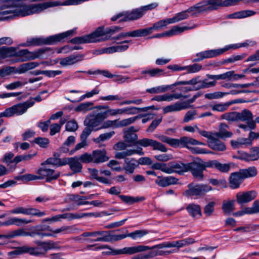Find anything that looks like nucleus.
<instances>
[{"label":"nucleus","mask_w":259,"mask_h":259,"mask_svg":"<svg viewBox=\"0 0 259 259\" xmlns=\"http://www.w3.org/2000/svg\"><path fill=\"white\" fill-rule=\"evenodd\" d=\"M186 210L193 218H200L202 217L201 208L198 204L190 203L187 206Z\"/></svg>","instance_id":"nucleus-31"},{"label":"nucleus","mask_w":259,"mask_h":259,"mask_svg":"<svg viewBox=\"0 0 259 259\" xmlns=\"http://www.w3.org/2000/svg\"><path fill=\"white\" fill-rule=\"evenodd\" d=\"M208 168H215L222 172H228L231 168L230 164H222L217 160H208Z\"/></svg>","instance_id":"nucleus-28"},{"label":"nucleus","mask_w":259,"mask_h":259,"mask_svg":"<svg viewBox=\"0 0 259 259\" xmlns=\"http://www.w3.org/2000/svg\"><path fill=\"white\" fill-rule=\"evenodd\" d=\"M215 202L210 201L204 207V213L207 217H210L214 211Z\"/></svg>","instance_id":"nucleus-61"},{"label":"nucleus","mask_w":259,"mask_h":259,"mask_svg":"<svg viewBox=\"0 0 259 259\" xmlns=\"http://www.w3.org/2000/svg\"><path fill=\"white\" fill-rule=\"evenodd\" d=\"M14 5L16 6V17H25L42 12L40 4H26L18 3Z\"/></svg>","instance_id":"nucleus-5"},{"label":"nucleus","mask_w":259,"mask_h":259,"mask_svg":"<svg viewBox=\"0 0 259 259\" xmlns=\"http://www.w3.org/2000/svg\"><path fill=\"white\" fill-rule=\"evenodd\" d=\"M179 180L174 176H157L155 183L159 187H166L171 185L177 184Z\"/></svg>","instance_id":"nucleus-23"},{"label":"nucleus","mask_w":259,"mask_h":259,"mask_svg":"<svg viewBox=\"0 0 259 259\" xmlns=\"http://www.w3.org/2000/svg\"><path fill=\"white\" fill-rule=\"evenodd\" d=\"M104 119L105 118L101 112L88 116L84 121V124L92 127L94 131H97L101 130V124Z\"/></svg>","instance_id":"nucleus-11"},{"label":"nucleus","mask_w":259,"mask_h":259,"mask_svg":"<svg viewBox=\"0 0 259 259\" xmlns=\"http://www.w3.org/2000/svg\"><path fill=\"white\" fill-rule=\"evenodd\" d=\"M156 137L161 142L167 143L172 147H176L177 145V139L171 138L163 135L157 136Z\"/></svg>","instance_id":"nucleus-53"},{"label":"nucleus","mask_w":259,"mask_h":259,"mask_svg":"<svg viewBox=\"0 0 259 259\" xmlns=\"http://www.w3.org/2000/svg\"><path fill=\"white\" fill-rule=\"evenodd\" d=\"M122 27L117 26H112L109 27L104 28L105 35H108V36H111L114 34L119 32L121 29ZM112 39V37H110V39Z\"/></svg>","instance_id":"nucleus-58"},{"label":"nucleus","mask_w":259,"mask_h":259,"mask_svg":"<svg viewBox=\"0 0 259 259\" xmlns=\"http://www.w3.org/2000/svg\"><path fill=\"white\" fill-rule=\"evenodd\" d=\"M188 171H191L192 176L199 180L203 179V171L208 168V161H204L200 158H196L193 161L188 163Z\"/></svg>","instance_id":"nucleus-6"},{"label":"nucleus","mask_w":259,"mask_h":259,"mask_svg":"<svg viewBox=\"0 0 259 259\" xmlns=\"http://www.w3.org/2000/svg\"><path fill=\"white\" fill-rule=\"evenodd\" d=\"M37 171V174L38 176L39 180H42L46 178V181L51 182L52 180L57 179L60 173L59 171H55L54 169L48 167L46 165H41Z\"/></svg>","instance_id":"nucleus-10"},{"label":"nucleus","mask_w":259,"mask_h":259,"mask_svg":"<svg viewBox=\"0 0 259 259\" xmlns=\"http://www.w3.org/2000/svg\"><path fill=\"white\" fill-rule=\"evenodd\" d=\"M220 55H221V52L220 49L201 52L196 54L197 58L194 59L193 62H199L203 59L215 57Z\"/></svg>","instance_id":"nucleus-19"},{"label":"nucleus","mask_w":259,"mask_h":259,"mask_svg":"<svg viewBox=\"0 0 259 259\" xmlns=\"http://www.w3.org/2000/svg\"><path fill=\"white\" fill-rule=\"evenodd\" d=\"M253 117L252 113L248 110L245 109L241 112H238V121H246L251 129H254L256 127Z\"/></svg>","instance_id":"nucleus-24"},{"label":"nucleus","mask_w":259,"mask_h":259,"mask_svg":"<svg viewBox=\"0 0 259 259\" xmlns=\"http://www.w3.org/2000/svg\"><path fill=\"white\" fill-rule=\"evenodd\" d=\"M125 166L123 169L128 174H133L138 166V162L134 158H125L124 159Z\"/></svg>","instance_id":"nucleus-35"},{"label":"nucleus","mask_w":259,"mask_h":259,"mask_svg":"<svg viewBox=\"0 0 259 259\" xmlns=\"http://www.w3.org/2000/svg\"><path fill=\"white\" fill-rule=\"evenodd\" d=\"M231 144L234 148H238L242 147L243 146H250L251 143L250 139L245 138H240L236 141H231Z\"/></svg>","instance_id":"nucleus-43"},{"label":"nucleus","mask_w":259,"mask_h":259,"mask_svg":"<svg viewBox=\"0 0 259 259\" xmlns=\"http://www.w3.org/2000/svg\"><path fill=\"white\" fill-rule=\"evenodd\" d=\"M105 119L110 116H115L117 115H122L121 108L119 109H112L109 106V108L107 110H105L104 112H101Z\"/></svg>","instance_id":"nucleus-54"},{"label":"nucleus","mask_w":259,"mask_h":259,"mask_svg":"<svg viewBox=\"0 0 259 259\" xmlns=\"http://www.w3.org/2000/svg\"><path fill=\"white\" fill-rule=\"evenodd\" d=\"M99 99L104 101H120L123 99V97L118 94L109 95L106 96H101Z\"/></svg>","instance_id":"nucleus-60"},{"label":"nucleus","mask_w":259,"mask_h":259,"mask_svg":"<svg viewBox=\"0 0 259 259\" xmlns=\"http://www.w3.org/2000/svg\"><path fill=\"white\" fill-rule=\"evenodd\" d=\"M169 24H171L169 18L158 21L154 23L152 26L148 27L149 32L151 34L154 30H158L162 29Z\"/></svg>","instance_id":"nucleus-41"},{"label":"nucleus","mask_w":259,"mask_h":259,"mask_svg":"<svg viewBox=\"0 0 259 259\" xmlns=\"http://www.w3.org/2000/svg\"><path fill=\"white\" fill-rule=\"evenodd\" d=\"M239 171L243 179L254 177L257 174L256 169L254 166L249 167L248 168L242 169H240Z\"/></svg>","instance_id":"nucleus-46"},{"label":"nucleus","mask_w":259,"mask_h":259,"mask_svg":"<svg viewBox=\"0 0 259 259\" xmlns=\"http://www.w3.org/2000/svg\"><path fill=\"white\" fill-rule=\"evenodd\" d=\"M119 197L121 199V200L125 202V203L128 204H132L135 202L142 201L145 200V198L144 197H134L130 196H127V195H119Z\"/></svg>","instance_id":"nucleus-49"},{"label":"nucleus","mask_w":259,"mask_h":259,"mask_svg":"<svg viewBox=\"0 0 259 259\" xmlns=\"http://www.w3.org/2000/svg\"><path fill=\"white\" fill-rule=\"evenodd\" d=\"M74 229L71 226H63L59 228L54 229V231H49V232H36L34 233L40 237H56L58 234H69L73 233Z\"/></svg>","instance_id":"nucleus-15"},{"label":"nucleus","mask_w":259,"mask_h":259,"mask_svg":"<svg viewBox=\"0 0 259 259\" xmlns=\"http://www.w3.org/2000/svg\"><path fill=\"white\" fill-rule=\"evenodd\" d=\"M188 163H184L182 162H169L168 163V168L170 169V172L168 174H171L174 172L179 175H183L185 172H188Z\"/></svg>","instance_id":"nucleus-21"},{"label":"nucleus","mask_w":259,"mask_h":259,"mask_svg":"<svg viewBox=\"0 0 259 259\" xmlns=\"http://www.w3.org/2000/svg\"><path fill=\"white\" fill-rule=\"evenodd\" d=\"M94 103L92 102H84L80 104L74 108V111L77 112L85 113L93 109Z\"/></svg>","instance_id":"nucleus-47"},{"label":"nucleus","mask_w":259,"mask_h":259,"mask_svg":"<svg viewBox=\"0 0 259 259\" xmlns=\"http://www.w3.org/2000/svg\"><path fill=\"white\" fill-rule=\"evenodd\" d=\"M49 50L50 48L40 49L36 52H32L29 51L28 49L19 50L17 48L15 57L17 58L18 62H25L39 58L41 54Z\"/></svg>","instance_id":"nucleus-8"},{"label":"nucleus","mask_w":259,"mask_h":259,"mask_svg":"<svg viewBox=\"0 0 259 259\" xmlns=\"http://www.w3.org/2000/svg\"><path fill=\"white\" fill-rule=\"evenodd\" d=\"M191 11H188V9L184 11L177 14L174 17L169 18L171 24L179 22L180 21L185 20L188 17V13Z\"/></svg>","instance_id":"nucleus-51"},{"label":"nucleus","mask_w":259,"mask_h":259,"mask_svg":"<svg viewBox=\"0 0 259 259\" xmlns=\"http://www.w3.org/2000/svg\"><path fill=\"white\" fill-rule=\"evenodd\" d=\"M189 108L186 102H177L173 104L165 106L162 108L164 114L169 112H177Z\"/></svg>","instance_id":"nucleus-22"},{"label":"nucleus","mask_w":259,"mask_h":259,"mask_svg":"<svg viewBox=\"0 0 259 259\" xmlns=\"http://www.w3.org/2000/svg\"><path fill=\"white\" fill-rule=\"evenodd\" d=\"M33 142L38 145L40 147L45 148L48 147L50 141L48 138L37 137L34 139Z\"/></svg>","instance_id":"nucleus-64"},{"label":"nucleus","mask_w":259,"mask_h":259,"mask_svg":"<svg viewBox=\"0 0 259 259\" xmlns=\"http://www.w3.org/2000/svg\"><path fill=\"white\" fill-rule=\"evenodd\" d=\"M246 55L244 53H242L238 55L232 56L230 57L225 59L223 62V64L234 63L238 61L242 60L246 57Z\"/></svg>","instance_id":"nucleus-63"},{"label":"nucleus","mask_w":259,"mask_h":259,"mask_svg":"<svg viewBox=\"0 0 259 259\" xmlns=\"http://www.w3.org/2000/svg\"><path fill=\"white\" fill-rule=\"evenodd\" d=\"M35 102L33 100L19 103L6 109L1 113L0 117H11L14 115H21L25 113L27 109L33 106Z\"/></svg>","instance_id":"nucleus-4"},{"label":"nucleus","mask_w":259,"mask_h":259,"mask_svg":"<svg viewBox=\"0 0 259 259\" xmlns=\"http://www.w3.org/2000/svg\"><path fill=\"white\" fill-rule=\"evenodd\" d=\"M168 167V163L166 164L165 163H159L156 162L153 164H152L151 168L153 169L160 170L166 174H168L171 171Z\"/></svg>","instance_id":"nucleus-56"},{"label":"nucleus","mask_w":259,"mask_h":259,"mask_svg":"<svg viewBox=\"0 0 259 259\" xmlns=\"http://www.w3.org/2000/svg\"><path fill=\"white\" fill-rule=\"evenodd\" d=\"M170 89V85H159L150 89H147L146 91L150 94H159L165 92Z\"/></svg>","instance_id":"nucleus-52"},{"label":"nucleus","mask_w":259,"mask_h":259,"mask_svg":"<svg viewBox=\"0 0 259 259\" xmlns=\"http://www.w3.org/2000/svg\"><path fill=\"white\" fill-rule=\"evenodd\" d=\"M75 29H72L61 33L51 35L46 38H27L25 43L21 44L19 46L21 47H30L42 45H53L62 41L65 38L73 35L75 33Z\"/></svg>","instance_id":"nucleus-2"},{"label":"nucleus","mask_w":259,"mask_h":259,"mask_svg":"<svg viewBox=\"0 0 259 259\" xmlns=\"http://www.w3.org/2000/svg\"><path fill=\"white\" fill-rule=\"evenodd\" d=\"M130 37H144L150 34L148 27L138 29L133 31H129Z\"/></svg>","instance_id":"nucleus-45"},{"label":"nucleus","mask_w":259,"mask_h":259,"mask_svg":"<svg viewBox=\"0 0 259 259\" xmlns=\"http://www.w3.org/2000/svg\"><path fill=\"white\" fill-rule=\"evenodd\" d=\"M166 73L164 70L159 68H153L142 70L141 74L142 76L140 78H148V77H160L165 76Z\"/></svg>","instance_id":"nucleus-20"},{"label":"nucleus","mask_w":259,"mask_h":259,"mask_svg":"<svg viewBox=\"0 0 259 259\" xmlns=\"http://www.w3.org/2000/svg\"><path fill=\"white\" fill-rule=\"evenodd\" d=\"M213 136L209 141H208V146L214 150L223 151L226 150V146L218 139Z\"/></svg>","instance_id":"nucleus-33"},{"label":"nucleus","mask_w":259,"mask_h":259,"mask_svg":"<svg viewBox=\"0 0 259 259\" xmlns=\"http://www.w3.org/2000/svg\"><path fill=\"white\" fill-rule=\"evenodd\" d=\"M136 153L139 154L140 155H144L143 152H138L136 150L133 149H127L122 152H117L115 154V157L117 159H125V158H127V156H129Z\"/></svg>","instance_id":"nucleus-44"},{"label":"nucleus","mask_w":259,"mask_h":259,"mask_svg":"<svg viewBox=\"0 0 259 259\" xmlns=\"http://www.w3.org/2000/svg\"><path fill=\"white\" fill-rule=\"evenodd\" d=\"M136 143L144 147L150 146L154 150H158L162 152L167 151V148L163 144L151 139L143 138L137 141Z\"/></svg>","instance_id":"nucleus-12"},{"label":"nucleus","mask_w":259,"mask_h":259,"mask_svg":"<svg viewBox=\"0 0 259 259\" xmlns=\"http://www.w3.org/2000/svg\"><path fill=\"white\" fill-rule=\"evenodd\" d=\"M255 14L256 12L252 10H243L228 15L226 18L228 19H242L253 16Z\"/></svg>","instance_id":"nucleus-29"},{"label":"nucleus","mask_w":259,"mask_h":259,"mask_svg":"<svg viewBox=\"0 0 259 259\" xmlns=\"http://www.w3.org/2000/svg\"><path fill=\"white\" fill-rule=\"evenodd\" d=\"M109 250L103 251L102 254L104 255H118V254H130L132 255L138 252L145 251L150 249L149 246L144 245H138L136 246L125 247L120 249H115L109 246V248H107Z\"/></svg>","instance_id":"nucleus-7"},{"label":"nucleus","mask_w":259,"mask_h":259,"mask_svg":"<svg viewBox=\"0 0 259 259\" xmlns=\"http://www.w3.org/2000/svg\"><path fill=\"white\" fill-rule=\"evenodd\" d=\"M100 90L97 87H96L94 89L90 92H87L85 94L80 97L79 99L77 101L70 100H69L72 103H75L76 102H79L83 101L86 98H90L93 97L94 96L99 94Z\"/></svg>","instance_id":"nucleus-50"},{"label":"nucleus","mask_w":259,"mask_h":259,"mask_svg":"<svg viewBox=\"0 0 259 259\" xmlns=\"http://www.w3.org/2000/svg\"><path fill=\"white\" fill-rule=\"evenodd\" d=\"M87 35L89 43L104 41L110 39V36L105 35L104 26L98 27L93 32Z\"/></svg>","instance_id":"nucleus-14"},{"label":"nucleus","mask_w":259,"mask_h":259,"mask_svg":"<svg viewBox=\"0 0 259 259\" xmlns=\"http://www.w3.org/2000/svg\"><path fill=\"white\" fill-rule=\"evenodd\" d=\"M38 252H37V250H35V247H31L28 246H23L17 248L16 249L13 251L9 252L8 255H19L24 253H29L30 255H32L40 256Z\"/></svg>","instance_id":"nucleus-25"},{"label":"nucleus","mask_w":259,"mask_h":259,"mask_svg":"<svg viewBox=\"0 0 259 259\" xmlns=\"http://www.w3.org/2000/svg\"><path fill=\"white\" fill-rule=\"evenodd\" d=\"M71 161L70 162V168L73 171V173L80 172L82 168V165L79 161V157H70Z\"/></svg>","instance_id":"nucleus-42"},{"label":"nucleus","mask_w":259,"mask_h":259,"mask_svg":"<svg viewBox=\"0 0 259 259\" xmlns=\"http://www.w3.org/2000/svg\"><path fill=\"white\" fill-rule=\"evenodd\" d=\"M177 141L178 143L176 145V147L183 145L187 148V146H189L188 145H193L194 139L187 137H183L180 139H177Z\"/></svg>","instance_id":"nucleus-55"},{"label":"nucleus","mask_w":259,"mask_h":259,"mask_svg":"<svg viewBox=\"0 0 259 259\" xmlns=\"http://www.w3.org/2000/svg\"><path fill=\"white\" fill-rule=\"evenodd\" d=\"M158 6V4L155 2L138 8L134 9L131 11H123L113 16L111 18V20L115 21L119 19V22L137 20L141 18L147 11L155 9Z\"/></svg>","instance_id":"nucleus-1"},{"label":"nucleus","mask_w":259,"mask_h":259,"mask_svg":"<svg viewBox=\"0 0 259 259\" xmlns=\"http://www.w3.org/2000/svg\"><path fill=\"white\" fill-rule=\"evenodd\" d=\"M109 157L105 149L95 150L92 153H84L79 156V159L82 163H94L100 164L108 161Z\"/></svg>","instance_id":"nucleus-3"},{"label":"nucleus","mask_w":259,"mask_h":259,"mask_svg":"<svg viewBox=\"0 0 259 259\" xmlns=\"http://www.w3.org/2000/svg\"><path fill=\"white\" fill-rule=\"evenodd\" d=\"M34 235L33 232H26L23 229H19L8 232L6 234V239H10L18 236H31Z\"/></svg>","instance_id":"nucleus-32"},{"label":"nucleus","mask_w":259,"mask_h":259,"mask_svg":"<svg viewBox=\"0 0 259 259\" xmlns=\"http://www.w3.org/2000/svg\"><path fill=\"white\" fill-rule=\"evenodd\" d=\"M243 180L239 171L232 173L229 179L230 187L232 189L238 188Z\"/></svg>","instance_id":"nucleus-30"},{"label":"nucleus","mask_w":259,"mask_h":259,"mask_svg":"<svg viewBox=\"0 0 259 259\" xmlns=\"http://www.w3.org/2000/svg\"><path fill=\"white\" fill-rule=\"evenodd\" d=\"M188 189L185 191L184 195L186 196H201L211 191L212 188L207 185H194L190 183L188 185Z\"/></svg>","instance_id":"nucleus-9"},{"label":"nucleus","mask_w":259,"mask_h":259,"mask_svg":"<svg viewBox=\"0 0 259 259\" xmlns=\"http://www.w3.org/2000/svg\"><path fill=\"white\" fill-rule=\"evenodd\" d=\"M229 128L228 125H227L225 123H221L219 125V132L215 133H214V136L217 137H219L221 138H230L233 135L232 132H228L227 129Z\"/></svg>","instance_id":"nucleus-37"},{"label":"nucleus","mask_w":259,"mask_h":259,"mask_svg":"<svg viewBox=\"0 0 259 259\" xmlns=\"http://www.w3.org/2000/svg\"><path fill=\"white\" fill-rule=\"evenodd\" d=\"M3 59L9 57H15L17 47H2Z\"/></svg>","instance_id":"nucleus-48"},{"label":"nucleus","mask_w":259,"mask_h":259,"mask_svg":"<svg viewBox=\"0 0 259 259\" xmlns=\"http://www.w3.org/2000/svg\"><path fill=\"white\" fill-rule=\"evenodd\" d=\"M209 8V4L208 3L207 0H204L190 7L188 11H199V12L211 11Z\"/></svg>","instance_id":"nucleus-36"},{"label":"nucleus","mask_w":259,"mask_h":259,"mask_svg":"<svg viewBox=\"0 0 259 259\" xmlns=\"http://www.w3.org/2000/svg\"><path fill=\"white\" fill-rule=\"evenodd\" d=\"M195 242L194 239L191 238H187L185 239L176 241V247L179 248L184 246L192 244Z\"/></svg>","instance_id":"nucleus-62"},{"label":"nucleus","mask_w":259,"mask_h":259,"mask_svg":"<svg viewBox=\"0 0 259 259\" xmlns=\"http://www.w3.org/2000/svg\"><path fill=\"white\" fill-rule=\"evenodd\" d=\"M222 208L225 214H230L235 210V200L223 201Z\"/></svg>","instance_id":"nucleus-39"},{"label":"nucleus","mask_w":259,"mask_h":259,"mask_svg":"<svg viewBox=\"0 0 259 259\" xmlns=\"http://www.w3.org/2000/svg\"><path fill=\"white\" fill-rule=\"evenodd\" d=\"M33 222L32 220H27L26 219H20L16 217L11 218L7 221L4 222V226H9L15 225L20 226L22 225H25Z\"/></svg>","instance_id":"nucleus-34"},{"label":"nucleus","mask_w":259,"mask_h":259,"mask_svg":"<svg viewBox=\"0 0 259 259\" xmlns=\"http://www.w3.org/2000/svg\"><path fill=\"white\" fill-rule=\"evenodd\" d=\"M83 55H72L62 58L60 61V64L62 66L71 65L83 60Z\"/></svg>","instance_id":"nucleus-26"},{"label":"nucleus","mask_w":259,"mask_h":259,"mask_svg":"<svg viewBox=\"0 0 259 259\" xmlns=\"http://www.w3.org/2000/svg\"><path fill=\"white\" fill-rule=\"evenodd\" d=\"M147 234H148V231L147 230H138L127 234H119V236H123V237L121 238V240L124 239L127 237H131L133 239L136 240L137 239H139L143 237Z\"/></svg>","instance_id":"nucleus-38"},{"label":"nucleus","mask_w":259,"mask_h":259,"mask_svg":"<svg viewBox=\"0 0 259 259\" xmlns=\"http://www.w3.org/2000/svg\"><path fill=\"white\" fill-rule=\"evenodd\" d=\"M15 4L13 2V4ZM10 6L7 4H4L0 6V19H6L12 18L16 17V6Z\"/></svg>","instance_id":"nucleus-18"},{"label":"nucleus","mask_w":259,"mask_h":259,"mask_svg":"<svg viewBox=\"0 0 259 259\" xmlns=\"http://www.w3.org/2000/svg\"><path fill=\"white\" fill-rule=\"evenodd\" d=\"M257 195L255 190L239 192L236 194V201L239 204L247 203L254 199Z\"/></svg>","instance_id":"nucleus-16"},{"label":"nucleus","mask_w":259,"mask_h":259,"mask_svg":"<svg viewBox=\"0 0 259 259\" xmlns=\"http://www.w3.org/2000/svg\"><path fill=\"white\" fill-rule=\"evenodd\" d=\"M10 212L12 214H23L38 217H42L46 214L45 211H40L39 209L31 207H17L10 210Z\"/></svg>","instance_id":"nucleus-13"},{"label":"nucleus","mask_w":259,"mask_h":259,"mask_svg":"<svg viewBox=\"0 0 259 259\" xmlns=\"http://www.w3.org/2000/svg\"><path fill=\"white\" fill-rule=\"evenodd\" d=\"M221 118L229 121H238V112H231L225 113L221 115Z\"/></svg>","instance_id":"nucleus-59"},{"label":"nucleus","mask_w":259,"mask_h":259,"mask_svg":"<svg viewBox=\"0 0 259 259\" xmlns=\"http://www.w3.org/2000/svg\"><path fill=\"white\" fill-rule=\"evenodd\" d=\"M114 134V131H111L108 133L102 134L97 138L94 139L93 141L96 143H99L101 142L110 139Z\"/></svg>","instance_id":"nucleus-57"},{"label":"nucleus","mask_w":259,"mask_h":259,"mask_svg":"<svg viewBox=\"0 0 259 259\" xmlns=\"http://www.w3.org/2000/svg\"><path fill=\"white\" fill-rule=\"evenodd\" d=\"M241 102L238 101V100L234 101L232 102H226V103H221L215 104L212 105H211V109L213 111H218V112H224L227 110L229 107L232 103H240Z\"/></svg>","instance_id":"nucleus-40"},{"label":"nucleus","mask_w":259,"mask_h":259,"mask_svg":"<svg viewBox=\"0 0 259 259\" xmlns=\"http://www.w3.org/2000/svg\"><path fill=\"white\" fill-rule=\"evenodd\" d=\"M97 236H100L94 241L101 242H112L121 240L123 236H119V234H111V231H96Z\"/></svg>","instance_id":"nucleus-17"},{"label":"nucleus","mask_w":259,"mask_h":259,"mask_svg":"<svg viewBox=\"0 0 259 259\" xmlns=\"http://www.w3.org/2000/svg\"><path fill=\"white\" fill-rule=\"evenodd\" d=\"M188 29L189 28L186 26L179 27L178 26H175L170 30L162 33L157 34L151 37V38H159L164 36H171L180 33L184 30H188Z\"/></svg>","instance_id":"nucleus-27"}]
</instances>
